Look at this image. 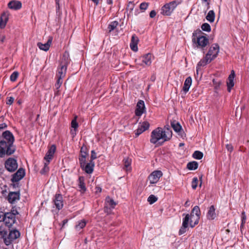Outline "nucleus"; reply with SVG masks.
Instances as JSON below:
<instances>
[{
  "label": "nucleus",
  "mask_w": 249,
  "mask_h": 249,
  "mask_svg": "<svg viewBox=\"0 0 249 249\" xmlns=\"http://www.w3.org/2000/svg\"><path fill=\"white\" fill-rule=\"evenodd\" d=\"M60 0H55V4H56V13H58L60 10V4H59Z\"/></svg>",
  "instance_id": "57"
},
{
  "label": "nucleus",
  "mask_w": 249,
  "mask_h": 249,
  "mask_svg": "<svg viewBox=\"0 0 249 249\" xmlns=\"http://www.w3.org/2000/svg\"><path fill=\"white\" fill-rule=\"evenodd\" d=\"M158 200V198L153 195H151L147 199L148 202L150 204H152L156 202Z\"/></svg>",
  "instance_id": "42"
},
{
  "label": "nucleus",
  "mask_w": 249,
  "mask_h": 249,
  "mask_svg": "<svg viewBox=\"0 0 249 249\" xmlns=\"http://www.w3.org/2000/svg\"><path fill=\"white\" fill-rule=\"evenodd\" d=\"M219 51V46L218 44H213L210 48L208 52L206 54L207 57H209L211 58L210 60L214 59L218 54Z\"/></svg>",
  "instance_id": "8"
},
{
  "label": "nucleus",
  "mask_w": 249,
  "mask_h": 249,
  "mask_svg": "<svg viewBox=\"0 0 249 249\" xmlns=\"http://www.w3.org/2000/svg\"><path fill=\"white\" fill-rule=\"evenodd\" d=\"M5 167L10 172H14L18 168V163L16 159L8 158L5 162Z\"/></svg>",
  "instance_id": "7"
},
{
  "label": "nucleus",
  "mask_w": 249,
  "mask_h": 249,
  "mask_svg": "<svg viewBox=\"0 0 249 249\" xmlns=\"http://www.w3.org/2000/svg\"><path fill=\"white\" fill-rule=\"evenodd\" d=\"M56 146L54 144L52 145L49 148L48 151L45 155L44 159L46 161L50 162L51 160L53 159L54 154L56 151Z\"/></svg>",
  "instance_id": "16"
},
{
  "label": "nucleus",
  "mask_w": 249,
  "mask_h": 249,
  "mask_svg": "<svg viewBox=\"0 0 249 249\" xmlns=\"http://www.w3.org/2000/svg\"><path fill=\"white\" fill-rule=\"evenodd\" d=\"M9 19V14L7 12H3L0 18V28H5Z\"/></svg>",
  "instance_id": "20"
},
{
  "label": "nucleus",
  "mask_w": 249,
  "mask_h": 249,
  "mask_svg": "<svg viewBox=\"0 0 249 249\" xmlns=\"http://www.w3.org/2000/svg\"><path fill=\"white\" fill-rule=\"evenodd\" d=\"M211 58L209 57H207L206 55L205 57L203 59H201L200 61L197 63L196 66V72L198 71L201 67H204L206 66L208 63H210L212 60H210Z\"/></svg>",
  "instance_id": "27"
},
{
  "label": "nucleus",
  "mask_w": 249,
  "mask_h": 249,
  "mask_svg": "<svg viewBox=\"0 0 249 249\" xmlns=\"http://www.w3.org/2000/svg\"><path fill=\"white\" fill-rule=\"evenodd\" d=\"M118 22L116 21H114L111 22L108 26V29L109 32H111L112 31L114 30L116 27L118 26Z\"/></svg>",
  "instance_id": "37"
},
{
  "label": "nucleus",
  "mask_w": 249,
  "mask_h": 249,
  "mask_svg": "<svg viewBox=\"0 0 249 249\" xmlns=\"http://www.w3.org/2000/svg\"><path fill=\"white\" fill-rule=\"evenodd\" d=\"M97 158L96 153L94 150H92L91 152V156L90 161H93V160Z\"/></svg>",
  "instance_id": "55"
},
{
  "label": "nucleus",
  "mask_w": 249,
  "mask_h": 249,
  "mask_svg": "<svg viewBox=\"0 0 249 249\" xmlns=\"http://www.w3.org/2000/svg\"><path fill=\"white\" fill-rule=\"evenodd\" d=\"M87 156L80 155L79 157V161L81 168H83L84 165L86 164Z\"/></svg>",
  "instance_id": "38"
},
{
  "label": "nucleus",
  "mask_w": 249,
  "mask_h": 249,
  "mask_svg": "<svg viewBox=\"0 0 249 249\" xmlns=\"http://www.w3.org/2000/svg\"><path fill=\"white\" fill-rule=\"evenodd\" d=\"M162 176V173L161 171L156 170L153 171L148 177L150 183L151 184L156 183Z\"/></svg>",
  "instance_id": "10"
},
{
  "label": "nucleus",
  "mask_w": 249,
  "mask_h": 249,
  "mask_svg": "<svg viewBox=\"0 0 249 249\" xmlns=\"http://www.w3.org/2000/svg\"><path fill=\"white\" fill-rule=\"evenodd\" d=\"M68 221V220L67 219H65L62 221V228L64 227L65 224L67 223Z\"/></svg>",
  "instance_id": "64"
},
{
  "label": "nucleus",
  "mask_w": 249,
  "mask_h": 249,
  "mask_svg": "<svg viewBox=\"0 0 249 249\" xmlns=\"http://www.w3.org/2000/svg\"><path fill=\"white\" fill-rule=\"evenodd\" d=\"M94 165V162L90 161L86 165H84L83 168H81V169L84 170L86 173L90 174L93 171Z\"/></svg>",
  "instance_id": "25"
},
{
  "label": "nucleus",
  "mask_w": 249,
  "mask_h": 249,
  "mask_svg": "<svg viewBox=\"0 0 249 249\" xmlns=\"http://www.w3.org/2000/svg\"><path fill=\"white\" fill-rule=\"evenodd\" d=\"M4 221L5 225L9 228L12 227L13 225L16 222V217L13 216L12 214L10 213H5L4 215Z\"/></svg>",
  "instance_id": "11"
},
{
  "label": "nucleus",
  "mask_w": 249,
  "mask_h": 249,
  "mask_svg": "<svg viewBox=\"0 0 249 249\" xmlns=\"http://www.w3.org/2000/svg\"><path fill=\"white\" fill-rule=\"evenodd\" d=\"M215 17V13L213 10H212L209 11L206 17V18L210 23H213L214 21Z\"/></svg>",
  "instance_id": "32"
},
{
  "label": "nucleus",
  "mask_w": 249,
  "mask_h": 249,
  "mask_svg": "<svg viewBox=\"0 0 249 249\" xmlns=\"http://www.w3.org/2000/svg\"><path fill=\"white\" fill-rule=\"evenodd\" d=\"M226 147L228 151H229L230 152H232L233 150V146L231 144H227L226 145Z\"/></svg>",
  "instance_id": "58"
},
{
  "label": "nucleus",
  "mask_w": 249,
  "mask_h": 249,
  "mask_svg": "<svg viewBox=\"0 0 249 249\" xmlns=\"http://www.w3.org/2000/svg\"><path fill=\"white\" fill-rule=\"evenodd\" d=\"M134 7V4L132 2L130 1V2H129V3L127 5L126 10H127V11L129 10L130 12H131L133 10Z\"/></svg>",
  "instance_id": "54"
},
{
  "label": "nucleus",
  "mask_w": 249,
  "mask_h": 249,
  "mask_svg": "<svg viewBox=\"0 0 249 249\" xmlns=\"http://www.w3.org/2000/svg\"><path fill=\"white\" fill-rule=\"evenodd\" d=\"M143 129H142L139 126L138 128L135 131V135L136 137H138L140 134H141L143 132Z\"/></svg>",
  "instance_id": "51"
},
{
  "label": "nucleus",
  "mask_w": 249,
  "mask_h": 249,
  "mask_svg": "<svg viewBox=\"0 0 249 249\" xmlns=\"http://www.w3.org/2000/svg\"><path fill=\"white\" fill-rule=\"evenodd\" d=\"M88 148L86 145L83 144L80 149V155L87 156L88 155Z\"/></svg>",
  "instance_id": "35"
},
{
  "label": "nucleus",
  "mask_w": 249,
  "mask_h": 249,
  "mask_svg": "<svg viewBox=\"0 0 249 249\" xmlns=\"http://www.w3.org/2000/svg\"><path fill=\"white\" fill-rule=\"evenodd\" d=\"M102 192V188L99 186H97L95 187V193H100Z\"/></svg>",
  "instance_id": "63"
},
{
  "label": "nucleus",
  "mask_w": 249,
  "mask_h": 249,
  "mask_svg": "<svg viewBox=\"0 0 249 249\" xmlns=\"http://www.w3.org/2000/svg\"><path fill=\"white\" fill-rule=\"evenodd\" d=\"M152 54L150 53L145 54L142 57V62L147 66H150L151 64Z\"/></svg>",
  "instance_id": "31"
},
{
  "label": "nucleus",
  "mask_w": 249,
  "mask_h": 249,
  "mask_svg": "<svg viewBox=\"0 0 249 249\" xmlns=\"http://www.w3.org/2000/svg\"><path fill=\"white\" fill-rule=\"evenodd\" d=\"M9 229L3 226H0V239L2 240L4 243L5 238H6L8 233Z\"/></svg>",
  "instance_id": "30"
},
{
  "label": "nucleus",
  "mask_w": 249,
  "mask_h": 249,
  "mask_svg": "<svg viewBox=\"0 0 249 249\" xmlns=\"http://www.w3.org/2000/svg\"><path fill=\"white\" fill-rule=\"evenodd\" d=\"M78 187L80 189V191L82 193H84L87 190L85 183V178L83 176H80L78 179Z\"/></svg>",
  "instance_id": "26"
},
{
  "label": "nucleus",
  "mask_w": 249,
  "mask_h": 249,
  "mask_svg": "<svg viewBox=\"0 0 249 249\" xmlns=\"http://www.w3.org/2000/svg\"><path fill=\"white\" fill-rule=\"evenodd\" d=\"M124 168L126 170H128V168L129 167L130 164H131L130 160H129L128 158H127L126 159H124Z\"/></svg>",
  "instance_id": "48"
},
{
  "label": "nucleus",
  "mask_w": 249,
  "mask_h": 249,
  "mask_svg": "<svg viewBox=\"0 0 249 249\" xmlns=\"http://www.w3.org/2000/svg\"><path fill=\"white\" fill-rule=\"evenodd\" d=\"M86 225V221L84 219H82L79 221H78V223L77 224H76L75 226V229L79 231L81 229H83L85 227Z\"/></svg>",
  "instance_id": "34"
},
{
  "label": "nucleus",
  "mask_w": 249,
  "mask_h": 249,
  "mask_svg": "<svg viewBox=\"0 0 249 249\" xmlns=\"http://www.w3.org/2000/svg\"><path fill=\"white\" fill-rule=\"evenodd\" d=\"M139 41V38L136 35H133L131 37V42L130 44V48L132 51L134 52H137L138 51L137 45Z\"/></svg>",
  "instance_id": "23"
},
{
  "label": "nucleus",
  "mask_w": 249,
  "mask_h": 249,
  "mask_svg": "<svg viewBox=\"0 0 249 249\" xmlns=\"http://www.w3.org/2000/svg\"><path fill=\"white\" fill-rule=\"evenodd\" d=\"M63 83V78L57 77L56 83L55 84L56 89H58Z\"/></svg>",
  "instance_id": "46"
},
{
  "label": "nucleus",
  "mask_w": 249,
  "mask_h": 249,
  "mask_svg": "<svg viewBox=\"0 0 249 249\" xmlns=\"http://www.w3.org/2000/svg\"><path fill=\"white\" fill-rule=\"evenodd\" d=\"M76 119L77 116H75L71 122V126L74 128V131H76V129L78 127V124L77 122Z\"/></svg>",
  "instance_id": "43"
},
{
  "label": "nucleus",
  "mask_w": 249,
  "mask_h": 249,
  "mask_svg": "<svg viewBox=\"0 0 249 249\" xmlns=\"http://www.w3.org/2000/svg\"><path fill=\"white\" fill-rule=\"evenodd\" d=\"M8 7L11 9L18 10L22 7V3L18 0H11L8 4Z\"/></svg>",
  "instance_id": "21"
},
{
  "label": "nucleus",
  "mask_w": 249,
  "mask_h": 249,
  "mask_svg": "<svg viewBox=\"0 0 249 249\" xmlns=\"http://www.w3.org/2000/svg\"><path fill=\"white\" fill-rule=\"evenodd\" d=\"M203 156L202 152L199 151H195L193 154V157L197 160H201Z\"/></svg>",
  "instance_id": "36"
},
{
  "label": "nucleus",
  "mask_w": 249,
  "mask_h": 249,
  "mask_svg": "<svg viewBox=\"0 0 249 249\" xmlns=\"http://www.w3.org/2000/svg\"><path fill=\"white\" fill-rule=\"evenodd\" d=\"M149 3L148 2H143L140 4V8L142 10H145L148 8Z\"/></svg>",
  "instance_id": "50"
},
{
  "label": "nucleus",
  "mask_w": 249,
  "mask_h": 249,
  "mask_svg": "<svg viewBox=\"0 0 249 249\" xmlns=\"http://www.w3.org/2000/svg\"><path fill=\"white\" fill-rule=\"evenodd\" d=\"M20 236V232L16 230L9 229L8 233L6 238H5L4 244L6 246H9L13 243V242Z\"/></svg>",
  "instance_id": "6"
},
{
  "label": "nucleus",
  "mask_w": 249,
  "mask_h": 249,
  "mask_svg": "<svg viewBox=\"0 0 249 249\" xmlns=\"http://www.w3.org/2000/svg\"><path fill=\"white\" fill-rule=\"evenodd\" d=\"M203 34L204 33L200 29H197L192 35V42L195 47L200 48L202 50H204V48L209 44L208 38Z\"/></svg>",
  "instance_id": "2"
},
{
  "label": "nucleus",
  "mask_w": 249,
  "mask_h": 249,
  "mask_svg": "<svg viewBox=\"0 0 249 249\" xmlns=\"http://www.w3.org/2000/svg\"><path fill=\"white\" fill-rule=\"evenodd\" d=\"M5 215V213L0 211V222H3L4 221V215Z\"/></svg>",
  "instance_id": "60"
},
{
  "label": "nucleus",
  "mask_w": 249,
  "mask_h": 249,
  "mask_svg": "<svg viewBox=\"0 0 249 249\" xmlns=\"http://www.w3.org/2000/svg\"><path fill=\"white\" fill-rule=\"evenodd\" d=\"M192 79L190 76L188 77L185 80L182 90L186 94L189 90L190 87L192 85Z\"/></svg>",
  "instance_id": "28"
},
{
  "label": "nucleus",
  "mask_w": 249,
  "mask_h": 249,
  "mask_svg": "<svg viewBox=\"0 0 249 249\" xmlns=\"http://www.w3.org/2000/svg\"><path fill=\"white\" fill-rule=\"evenodd\" d=\"M19 75V73L18 71H14L12 74L10 76V79L12 82H14L16 81L17 79V78L18 77V76Z\"/></svg>",
  "instance_id": "44"
},
{
  "label": "nucleus",
  "mask_w": 249,
  "mask_h": 249,
  "mask_svg": "<svg viewBox=\"0 0 249 249\" xmlns=\"http://www.w3.org/2000/svg\"><path fill=\"white\" fill-rule=\"evenodd\" d=\"M50 162H47L44 163L43 168L40 170V174L41 175H44L49 171V168L48 165Z\"/></svg>",
  "instance_id": "39"
},
{
  "label": "nucleus",
  "mask_w": 249,
  "mask_h": 249,
  "mask_svg": "<svg viewBox=\"0 0 249 249\" xmlns=\"http://www.w3.org/2000/svg\"><path fill=\"white\" fill-rule=\"evenodd\" d=\"M14 101V99L13 97H10L8 98L7 101H6V104L7 105H11L13 104V102Z\"/></svg>",
  "instance_id": "59"
},
{
  "label": "nucleus",
  "mask_w": 249,
  "mask_h": 249,
  "mask_svg": "<svg viewBox=\"0 0 249 249\" xmlns=\"http://www.w3.org/2000/svg\"><path fill=\"white\" fill-rule=\"evenodd\" d=\"M216 216L215 207L213 205H212L209 208L206 214L207 218L209 220H212L214 219Z\"/></svg>",
  "instance_id": "24"
},
{
  "label": "nucleus",
  "mask_w": 249,
  "mask_h": 249,
  "mask_svg": "<svg viewBox=\"0 0 249 249\" xmlns=\"http://www.w3.org/2000/svg\"><path fill=\"white\" fill-rule=\"evenodd\" d=\"M16 146L7 142L5 140L0 141V157L3 158L5 155L10 156L16 151Z\"/></svg>",
  "instance_id": "3"
},
{
  "label": "nucleus",
  "mask_w": 249,
  "mask_h": 249,
  "mask_svg": "<svg viewBox=\"0 0 249 249\" xmlns=\"http://www.w3.org/2000/svg\"><path fill=\"white\" fill-rule=\"evenodd\" d=\"M198 163L196 161H193L187 163V168L190 170H195L198 168Z\"/></svg>",
  "instance_id": "33"
},
{
  "label": "nucleus",
  "mask_w": 249,
  "mask_h": 249,
  "mask_svg": "<svg viewBox=\"0 0 249 249\" xmlns=\"http://www.w3.org/2000/svg\"><path fill=\"white\" fill-rule=\"evenodd\" d=\"M7 125L5 123H2L0 124V130L7 128Z\"/></svg>",
  "instance_id": "62"
},
{
  "label": "nucleus",
  "mask_w": 249,
  "mask_h": 249,
  "mask_svg": "<svg viewBox=\"0 0 249 249\" xmlns=\"http://www.w3.org/2000/svg\"><path fill=\"white\" fill-rule=\"evenodd\" d=\"M213 83L214 86V88L216 89L219 88L220 85L221 84V82L220 81L217 80L216 79H214L213 80Z\"/></svg>",
  "instance_id": "49"
},
{
  "label": "nucleus",
  "mask_w": 249,
  "mask_h": 249,
  "mask_svg": "<svg viewBox=\"0 0 249 249\" xmlns=\"http://www.w3.org/2000/svg\"><path fill=\"white\" fill-rule=\"evenodd\" d=\"M20 199V193L18 192H10L7 196V200L10 203L14 204Z\"/></svg>",
  "instance_id": "15"
},
{
  "label": "nucleus",
  "mask_w": 249,
  "mask_h": 249,
  "mask_svg": "<svg viewBox=\"0 0 249 249\" xmlns=\"http://www.w3.org/2000/svg\"><path fill=\"white\" fill-rule=\"evenodd\" d=\"M201 29L203 31L210 32L211 31V27L208 23H204L201 25Z\"/></svg>",
  "instance_id": "41"
},
{
  "label": "nucleus",
  "mask_w": 249,
  "mask_h": 249,
  "mask_svg": "<svg viewBox=\"0 0 249 249\" xmlns=\"http://www.w3.org/2000/svg\"><path fill=\"white\" fill-rule=\"evenodd\" d=\"M241 220H242V222H241V224L240 225L241 228H242L244 227V224L246 223V215L245 213L244 212L242 213Z\"/></svg>",
  "instance_id": "47"
},
{
  "label": "nucleus",
  "mask_w": 249,
  "mask_h": 249,
  "mask_svg": "<svg viewBox=\"0 0 249 249\" xmlns=\"http://www.w3.org/2000/svg\"><path fill=\"white\" fill-rule=\"evenodd\" d=\"M139 126L143 129V131H146V130L148 129L150 126L149 123L147 121H144L143 122L141 125H139Z\"/></svg>",
  "instance_id": "40"
},
{
  "label": "nucleus",
  "mask_w": 249,
  "mask_h": 249,
  "mask_svg": "<svg viewBox=\"0 0 249 249\" xmlns=\"http://www.w3.org/2000/svg\"><path fill=\"white\" fill-rule=\"evenodd\" d=\"M180 3V2L178 0H173L165 3L161 8V14L165 16H171L177 6Z\"/></svg>",
  "instance_id": "5"
},
{
  "label": "nucleus",
  "mask_w": 249,
  "mask_h": 249,
  "mask_svg": "<svg viewBox=\"0 0 249 249\" xmlns=\"http://www.w3.org/2000/svg\"><path fill=\"white\" fill-rule=\"evenodd\" d=\"M11 214H12L13 216H15L16 215H18L19 214V213L16 209H14V208H12L11 212H9Z\"/></svg>",
  "instance_id": "56"
},
{
  "label": "nucleus",
  "mask_w": 249,
  "mask_h": 249,
  "mask_svg": "<svg viewBox=\"0 0 249 249\" xmlns=\"http://www.w3.org/2000/svg\"><path fill=\"white\" fill-rule=\"evenodd\" d=\"M2 137L5 139L7 142L9 143L10 145L14 144L15 138L13 134L9 130H6L2 134Z\"/></svg>",
  "instance_id": "17"
},
{
  "label": "nucleus",
  "mask_w": 249,
  "mask_h": 249,
  "mask_svg": "<svg viewBox=\"0 0 249 249\" xmlns=\"http://www.w3.org/2000/svg\"><path fill=\"white\" fill-rule=\"evenodd\" d=\"M53 203L58 211L61 210L64 206L62 195L60 194H56L53 199Z\"/></svg>",
  "instance_id": "9"
},
{
  "label": "nucleus",
  "mask_w": 249,
  "mask_h": 249,
  "mask_svg": "<svg viewBox=\"0 0 249 249\" xmlns=\"http://www.w3.org/2000/svg\"><path fill=\"white\" fill-rule=\"evenodd\" d=\"M172 134L169 124L165 125L163 128L158 127L152 131L150 142L153 144H156L158 142L160 145H162L164 142L171 139Z\"/></svg>",
  "instance_id": "1"
},
{
  "label": "nucleus",
  "mask_w": 249,
  "mask_h": 249,
  "mask_svg": "<svg viewBox=\"0 0 249 249\" xmlns=\"http://www.w3.org/2000/svg\"><path fill=\"white\" fill-rule=\"evenodd\" d=\"M183 215H185V217L182 219V226L178 231V234L180 235L186 232L189 225L190 226V223H194L195 220V216L194 213H192V211L190 214L183 213Z\"/></svg>",
  "instance_id": "4"
},
{
  "label": "nucleus",
  "mask_w": 249,
  "mask_h": 249,
  "mask_svg": "<svg viewBox=\"0 0 249 249\" xmlns=\"http://www.w3.org/2000/svg\"><path fill=\"white\" fill-rule=\"evenodd\" d=\"M25 169L22 168H20L16 173H15L12 176L11 181L12 182H17L25 176Z\"/></svg>",
  "instance_id": "13"
},
{
  "label": "nucleus",
  "mask_w": 249,
  "mask_h": 249,
  "mask_svg": "<svg viewBox=\"0 0 249 249\" xmlns=\"http://www.w3.org/2000/svg\"><path fill=\"white\" fill-rule=\"evenodd\" d=\"M53 37L52 36H49L48 41L46 43L43 44L41 42H38L37 46L41 50L47 51L49 50L50 47L52 44Z\"/></svg>",
  "instance_id": "18"
},
{
  "label": "nucleus",
  "mask_w": 249,
  "mask_h": 249,
  "mask_svg": "<svg viewBox=\"0 0 249 249\" xmlns=\"http://www.w3.org/2000/svg\"><path fill=\"white\" fill-rule=\"evenodd\" d=\"M201 1L202 3L205 4L207 10H208L210 8L211 0H201Z\"/></svg>",
  "instance_id": "52"
},
{
  "label": "nucleus",
  "mask_w": 249,
  "mask_h": 249,
  "mask_svg": "<svg viewBox=\"0 0 249 249\" xmlns=\"http://www.w3.org/2000/svg\"><path fill=\"white\" fill-rule=\"evenodd\" d=\"M192 213H194L196 214L195 222L194 223L192 222L190 223V227L191 228H194L199 223L201 212L200 208L198 206H195L192 209Z\"/></svg>",
  "instance_id": "14"
},
{
  "label": "nucleus",
  "mask_w": 249,
  "mask_h": 249,
  "mask_svg": "<svg viewBox=\"0 0 249 249\" xmlns=\"http://www.w3.org/2000/svg\"><path fill=\"white\" fill-rule=\"evenodd\" d=\"M171 126L176 132H179L182 129V126L176 120L171 121Z\"/></svg>",
  "instance_id": "29"
},
{
  "label": "nucleus",
  "mask_w": 249,
  "mask_h": 249,
  "mask_svg": "<svg viewBox=\"0 0 249 249\" xmlns=\"http://www.w3.org/2000/svg\"><path fill=\"white\" fill-rule=\"evenodd\" d=\"M198 180L197 178L194 177L193 178V180L192 181V187L194 190H195L196 188L198 185Z\"/></svg>",
  "instance_id": "45"
},
{
  "label": "nucleus",
  "mask_w": 249,
  "mask_h": 249,
  "mask_svg": "<svg viewBox=\"0 0 249 249\" xmlns=\"http://www.w3.org/2000/svg\"><path fill=\"white\" fill-rule=\"evenodd\" d=\"M145 112L144 102L143 100H139L136 105L135 113L137 116L141 117Z\"/></svg>",
  "instance_id": "12"
},
{
  "label": "nucleus",
  "mask_w": 249,
  "mask_h": 249,
  "mask_svg": "<svg viewBox=\"0 0 249 249\" xmlns=\"http://www.w3.org/2000/svg\"><path fill=\"white\" fill-rule=\"evenodd\" d=\"M107 203L111 208H114L116 205V203L112 199L110 198L107 200Z\"/></svg>",
  "instance_id": "53"
},
{
  "label": "nucleus",
  "mask_w": 249,
  "mask_h": 249,
  "mask_svg": "<svg viewBox=\"0 0 249 249\" xmlns=\"http://www.w3.org/2000/svg\"><path fill=\"white\" fill-rule=\"evenodd\" d=\"M67 69V66L64 64H61L60 68L57 69V73L56 74L57 77L63 78L66 75Z\"/></svg>",
  "instance_id": "22"
},
{
  "label": "nucleus",
  "mask_w": 249,
  "mask_h": 249,
  "mask_svg": "<svg viewBox=\"0 0 249 249\" xmlns=\"http://www.w3.org/2000/svg\"><path fill=\"white\" fill-rule=\"evenodd\" d=\"M235 77V73L233 70L231 71V74L229 75L228 81L227 82V90L229 92H231L232 88L234 86V78Z\"/></svg>",
  "instance_id": "19"
},
{
  "label": "nucleus",
  "mask_w": 249,
  "mask_h": 249,
  "mask_svg": "<svg viewBox=\"0 0 249 249\" xmlns=\"http://www.w3.org/2000/svg\"><path fill=\"white\" fill-rule=\"evenodd\" d=\"M156 15V12L155 10H152L150 13V14H149V16H150V17L151 18H154Z\"/></svg>",
  "instance_id": "61"
}]
</instances>
